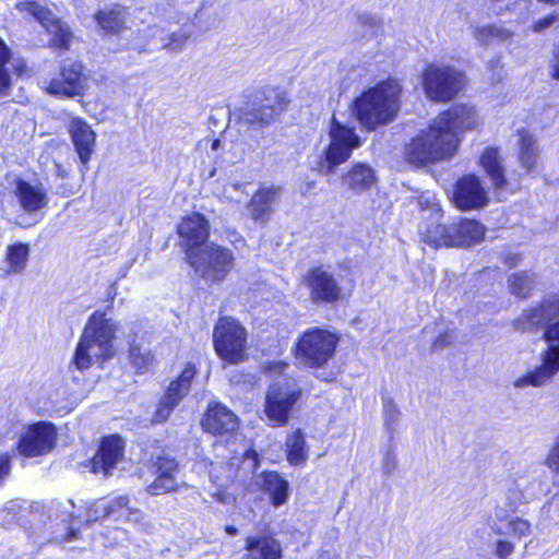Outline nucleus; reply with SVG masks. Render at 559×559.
I'll use <instances>...</instances> for the list:
<instances>
[{"instance_id": "obj_1", "label": "nucleus", "mask_w": 559, "mask_h": 559, "mask_svg": "<svg viewBox=\"0 0 559 559\" xmlns=\"http://www.w3.org/2000/svg\"><path fill=\"white\" fill-rule=\"evenodd\" d=\"M478 123L474 107L461 105L440 114L405 146L407 163L423 167L450 159L461 143V133Z\"/></svg>"}, {"instance_id": "obj_2", "label": "nucleus", "mask_w": 559, "mask_h": 559, "mask_svg": "<svg viewBox=\"0 0 559 559\" xmlns=\"http://www.w3.org/2000/svg\"><path fill=\"white\" fill-rule=\"evenodd\" d=\"M117 324L104 313L94 312L85 325L73 357V365L83 371L93 362H104L115 355Z\"/></svg>"}, {"instance_id": "obj_3", "label": "nucleus", "mask_w": 559, "mask_h": 559, "mask_svg": "<svg viewBox=\"0 0 559 559\" xmlns=\"http://www.w3.org/2000/svg\"><path fill=\"white\" fill-rule=\"evenodd\" d=\"M401 87L396 81L379 83L365 92L355 102V112L367 129L389 123L400 109Z\"/></svg>"}, {"instance_id": "obj_4", "label": "nucleus", "mask_w": 559, "mask_h": 559, "mask_svg": "<svg viewBox=\"0 0 559 559\" xmlns=\"http://www.w3.org/2000/svg\"><path fill=\"white\" fill-rule=\"evenodd\" d=\"M329 138L330 143L317 164V170L324 176L333 175L340 165L350 158L353 150L361 145L354 127L338 122L335 116L331 120Z\"/></svg>"}, {"instance_id": "obj_5", "label": "nucleus", "mask_w": 559, "mask_h": 559, "mask_svg": "<svg viewBox=\"0 0 559 559\" xmlns=\"http://www.w3.org/2000/svg\"><path fill=\"white\" fill-rule=\"evenodd\" d=\"M187 261L200 277L212 284L223 282L235 266L234 252L215 242L190 250Z\"/></svg>"}, {"instance_id": "obj_6", "label": "nucleus", "mask_w": 559, "mask_h": 559, "mask_svg": "<svg viewBox=\"0 0 559 559\" xmlns=\"http://www.w3.org/2000/svg\"><path fill=\"white\" fill-rule=\"evenodd\" d=\"M338 337L325 329L311 328L298 338L296 359L309 367H323L333 357Z\"/></svg>"}, {"instance_id": "obj_7", "label": "nucleus", "mask_w": 559, "mask_h": 559, "mask_svg": "<svg viewBox=\"0 0 559 559\" xmlns=\"http://www.w3.org/2000/svg\"><path fill=\"white\" fill-rule=\"evenodd\" d=\"M426 96L433 102L452 100L465 85L464 74L454 67L431 63L423 72Z\"/></svg>"}, {"instance_id": "obj_8", "label": "nucleus", "mask_w": 559, "mask_h": 559, "mask_svg": "<svg viewBox=\"0 0 559 559\" xmlns=\"http://www.w3.org/2000/svg\"><path fill=\"white\" fill-rule=\"evenodd\" d=\"M288 103L289 99L285 91L266 87L241 109V119L245 123L253 127H265L286 109Z\"/></svg>"}, {"instance_id": "obj_9", "label": "nucleus", "mask_w": 559, "mask_h": 559, "mask_svg": "<svg viewBox=\"0 0 559 559\" xmlns=\"http://www.w3.org/2000/svg\"><path fill=\"white\" fill-rule=\"evenodd\" d=\"M548 347L540 354V365L533 371L514 381V386H542L559 371V321L548 325L544 331Z\"/></svg>"}, {"instance_id": "obj_10", "label": "nucleus", "mask_w": 559, "mask_h": 559, "mask_svg": "<svg viewBox=\"0 0 559 559\" xmlns=\"http://www.w3.org/2000/svg\"><path fill=\"white\" fill-rule=\"evenodd\" d=\"M213 341L223 360L238 364L246 359V331L236 320L221 319L214 329Z\"/></svg>"}, {"instance_id": "obj_11", "label": "nucleus", "mask_w": 559, "mask_h": 559, "mask_svg": "<svg viewBox=\"0 0 559 559\" xmlns=\"http://www.w3.org/2000/svg\"><path fill=\"white\" fill-rule=\"evenodd\" d=\"M301 396V389L290 382H276L269 386L265 395L264 413L270 425L284 426L289 413Z\"/></svg>"}, {"instance_id": "obj_12", "label": "nucleus", "mask_w": 559, "mask_h": 559, "mask_svg": "<svg viewBox=\"0 0 559 559\" xmlns=\"http://www.w3.org/2000/svg\"><path fill=\"white\" fill-rule=\"evenodd\" d=\"M313 304H334L342 298V287L335 274L324 265L311 269L304 278Z\"/></svg>"}, {"instance_id": "obj_13", "label": "nucleus", "mask_w": 559, "mask_h": 559, "mask_svg": "<svg viewBox=\"0 0 559 559\" xmlns=\"http://www.w3.org/2000/svg\"><path fill=\"white\" fill-rule=\"evenodd\" d=\"M16 8L21 12L33 15L46 28L52 36L50 44L53 47L69 49L73 37L72 32L70 27L56 17L48 8L43 7L37 1L20 2Z\"/></svg>"}, {"instance_id": "obj_14", "label": "nucleus", "mask_w": 559, "mask_h": 559, "mask_svg": "<svg viewBox=\"0 0 559 559\" xmlns=\"http://www.w3.org/2000/svg\"><path fill=\"white\" fill-rule=\"evenodd\" d=\"M83 66L80 62H67L57 78L43 81L45 91L55 96L74 97L83 94Z\"/></svg>"}, {"instance_id": "obj_15", "label": "nucleus", "mask_w": 559, "mask_h": 559, "mask_svg": "<svg viewBox=\"0 0 559 559\" xmlns=\"http://www.w3.org/2000/svg\"><path fill=\"white\" fill-rule=\"evenodd\" d=\"M57 440V431L49 423L29 426L19 441V451L25 456L43 455L52 450Z\"/></svg>"}, {"instance_id": "obj_16", "label": "nucleus", "mask_w": 559, "mask_h": 559, "mask_svg": "<svg viewBox=\"0 0 559 559\" xmlns=\"http://www.w3.org/2000/svg\"><path fill=\"white\" fill-rule=\"evenodd\" d=\"M197 374V368L193 364L188 362L176 380L170 382L166 394L160 400L155 419L158 423L165 421L174 408L189 393L191 381Z\"/></svg>"}, {"instance_id": "obj_17", "label": "nucleus", "mask_w": 559, "mask_h": 559, "mask_svg": "<svg viewBox=\"0 0 559 559\" xmlns=\"http://www.w3.org/2000/svg\"><path fill=\"white\" fill-rule=\"evenodd\" d=\"M559 316V296L546 297L543 302L525 309L514 321L516 330L533 331L539 326L551 325V321Z\"/></svg>"}, {"instance_id": "obj_18", "label": "nucleus", "mask_w": 559, "mask_h": 559, "mask_svg": "<svg viewBox=\"0 0 559 559\" xmlns=\"http://www.w3.org/2000/svg\"><path fill=\"white\" fill-rule=\"evenodd\" d=\"M453 201L460 210L467 211L486 206L489 199L480 179L475 175H466L455 183Z\"/></svg>"}, {"instance_id": "obj_19", "label": "nucleus", "mask_w": 559, "mask_h": 559, "mask_svg": "<svg viewBox=\"0 0 559 559\" xmlns=\"http://www.w3.org/2000/svg\"><path fill=\"white\" fill-rule=\"evenodd\" d=\"M16 198L20 207L29 215H36L46 209L49 203V197L46 187L39 181H27L16 179L12 191Z\"/></svg>"}, {"instance_id": "obj_20", "label": "nucleus", "mask_w": 559, "mask_h": 559, "mask_svg": "<svg viewBox=\"0 0 559 559\" xmlns=\"http://www.w3.org/2000/svg\"><path fill=\"white\" fill-rule=\"evenodd\" d=\"M178 235L185 241L186 258H189L190 250H200L206 245L210 236V224L199 213L182 218L178 225Z\"/></svg>"}, {"instance_id": "obj_21", "label": "nucleus", "mask_w": 559, "mask_h": 559, "mask_svg": "<svg viewBox=\"0 0 559 559\" xmlns=\"http://www.w3.org/2000/svg\"><path fill=\"white\" fill-rule=\"evenodd\" d=\"M417 205L424 209L426 205L430 210L435 222L431 224H424L419 226L420 236L424 242L431 245L436 248L440 246L452 247V235L450 234V225H442L438 223L440 218V209L435 202L429 199L419 197L417 198Z\"/></svg>"}, {"instance_id": "obj_22", "label": "nucleus", "mask_w": 559, "mask_h": 559, "mask_svg": "<svg viewBox=\"0 0 559 559\" xmlns=\"http://www.w3.org/2000/svg\"><path fill=\"white\" fill-rule=\"evenodd\" d=\"M123 448V440L120 437L111 436L105 438L102 441L99 451L91 461L92 472H102L105 476H109L117 463L122 460Z\"/></svg>"}, {"instance_id": "obj_23", "label": "nucleus", "mask_w": 559, "mask_h": 559, "mask_svg": "<svg viewBox=\"0 0 559 559\" xmlns=\"http://www.w3.org/2000/svg\"><path fill=\"white\" fill-rule=\"evenodd\" d=\"M242 559H282L283 548L278 539L270 533L249 535L245 543Z\"/></svg>"}, {"instance_id": "obj_24", "label": "nucleus", "mask_w": 559, "mask_h": 559, "mask_svg": "<svg viewBox=\"0 0 559 559\" xmlns=\"http://www.w3.org/2000/svg\"><path fill=\"white\" fill-rule=\"evenodd\" d=\"M155 480L147 487V492L158 496L178 488V463L168 456H158L154 462Z\"/></svg>"}, {"instance_id": "obj_25", "label": "nucleus", "mask_w": 559, "mask_h": 559, "mask_svg": "<svg viewBox=\"0 0 559 559\" xmlns=\"http://www.w3.org/2000/svg\"><path fill=\"white\" fill-rule=\"evenodd\" d=\"M281 195L278 187H263L258 190L248 204V214L257 223L265 224L270 221L273 206Z\"/></svg>"}, {"instance_id": "obj_26", "label": "nucleus", "mask_w": 559, "mask_h": 559, "mask_svg": "<svg viewBox=\"0 0 559 559\" xmlns=\"http://www.w3.org/2000/svg\"><path fill=\"white\" fill-rule=\"evenodd\" d=\"M69 132L78 156L82 165L86 168L94 151L96 134L91 126L80 118L71 120Z\"/></svg>"}, {"instance_id": "obj_27", "label": "nucleus", "mask_w": 559, "mask_h": 559, "mask_svg": "<svg viewBox=\"0 0 559 559\" xmlns=\"http://www.w3.org/2000/svg\"><path fill=\"white\" fill-rule=\"evenodd\" d=\"M205 431L212 435L233 432L238 427L237 416L222 404L209 407L205 418L202 420Z\"/></svg>"}, {"instance_id": "obj_28", "label": "nucleus", "mask_w": 559, "mask_h": 559, "mask_svg": "<svg viewBox=\"0 0 559 559\" xmlns=\"http://www.w3.org/2000/svg\"><path fill=\"white\" fill-rule=\"evenodd\" d=\"M341 180L350 192L360 194L376 186L377 175L368 164L356 163L343 173Z\"/></svg>"}, {"instance_id": "obj_29", "label": "nucleus", "mask_w": 559, "mask_h": 559, "mask_svg": "<svg viewBox=\"0 0 559 559\" xmlns=\"http://www.w3.org/2000/svg\"><path fill=\"white\" fill-rule=\"evenodd\" d=\"M24 69V61L14 58L9 46L0 37V97L9 95L13 76H19Z\"/></svg>"}, {"instance_id": "obj_30", "label": "nucleus", "mask_w": 559, "mask_h": 559, "mask_svg": "<svg viewBox=\"0 0 559 559\" xmlns=\"http://www.w3.org/2000/svg\"><path fill=\"white\" fill-rule=\"evenodd\" d=\"M516 136L518 160L526 173L534 171L540 156L538 141L534 134L525 129L519 130Z\"/></svg>"}, {"instance_id": "obj_31", "label": "nucleus", "mask_w": 559, "mask_h": 559, "mask_svg": "<svg viewBox=\"0 0 559 559\" xmlns=\"http://www.w3.org/2000/svg\"><path fill=\"white\" fill-rule=\"evenodd\" d=\"M485 227L474 219H461L450 224L452 247L472 246L480 242L485 236Z\"/></svg>"}, {"instance_id": "obj_32", "label": "nucleus", "mask_w": 559, "mask_h": 559, "mask_svg": "<svg viewBox=\"0 0 559 559\" xmlns=\"http://www.w3.org/2000/svg\"><path fill=\"white\" fill-rule=\"evenodd\" d=\"M166 45V32L163 27L154 25L148 26L139 33L131 39V41L124 47L126 49H132L138 52H152L156 49L165 48Z\"/></svg>"}, {"instance_id": "obj_33", "label": "nucleus", "mask_w": 559, "mask_h": 559, "mask_svg": "<svg viewBox=\"0 0 559 559\" xmlns=\"http://www.w3.org/2000/svg\"><path fill=\"white\" fill-rule=\"evenodd\" d=\"M97 24L108 34H120L127 29L128 12L122 5L116 4L99 10L95 15Z\"/></svg>"}, {"instance_id": "obj_34", "label": "nucleus", "mask_w": 559, "mask_h": 559, "mask_svg": "<svg viewBox=\"0 0 559 559\" xmlns=\"http://www.w3.org/2000/svg\"><path fill=\"white\" fill-rule=\"evenodd\" d=\"M479 164L490 178L492 185L497 189H503L507 186L504 168L499 151L495 147H488L480 155Z\"/></svg>"}, {"instance_id": "obj_35", "label": "nucleus", "mask_w": 559, "mask_h": 559, "mask_svg": "<svg viewBox=\"0 0 559 559\" xmlns=\"http://www.w3.org/2000/svg\"><path fill=\"white\" fill-rule=\"evenodd\" d=\"M262 478V489L271 496L273 504H283L288 497V483L274 472L263 473Z\"/></svg>"}, {"instance_id": "obj_36", "label": "nucleus", "mask_w": 559, "mask_h": 559, "mask_svg": "<svg viewBox=\"0 0 559 559\" xmlns=\"http://www.w3.org/2000/svg\"><path fill=\"white\" fill-rule=\"evenodd\" d=\"M513 32L503 25L489 24L478 27L474 32L476 40L485 47L496 43H506L513 37Z\"/></svg>"}, {"instance_id": "obj_37", "label": "nucleus", "mask_w": 559, "mask_h": 559, "mask_svg": "<svg viewBox=\"0 0 559 559\" xmlns=\"http://www.w3.org/2000/svg\"><path fill=\"white\" fill-rule=\"evenodd\" d=\"M29 247L26 243H14L7 248L5 262H7V274H20L22 273L28 262Z\"/></svg>"}, {"instance_id": "obj_38", "label": "nucleus", "mask_w": 559, "mask_h": 559, "mask_svg": "<svg viewBox=\"0 0 559 559\" xmlns=\"http://www.w3.org/2000/svg\"><path fill=\"white\" fill-rule=\"evenodd\" d=\"M287 461L292 465H299L307 461L308 449L301 430H296L286 440Z\"/></svg>"}, {"instance_id": "obj_39", "label": "nucleus", "mask_w": 559, "mask_h": 559, "mask_svg": "<svg viewBox=\"0 0 559 559\" xmlns=\"http://www.w3.org/2000/svg\"><path fill=\"white\" fill-rule=\"evenodd\" d=\"M510 290L520 298H528L537 285L536 276L531 272L513 273L508 278Z\"/></svg>"}, {"instance_id": "obj_40", "label": "nucleus", "mask_w": 559, "mask_h": 559, "mask_svg": "<svg viewBox=\"0 0 559 559\" xmlns=\"http://www.w3.org/2000/svg\"><path fill=\"white\" fill-rule=\"evenodd\" d=\"M492 531L498 535L513 534L521 538L530 533L531 524L519 516H508L504 522L495 523Z\"/></svg>"}, {"instance_id": "obj_41", "label": "nucleus", "mask_w": 559, "mask_h": 559, "mask_svg": "<svg viewBox=\"0 0 559 559\" xmlns=\"http://www.w3.org/2000/svg\"><path fill=\"white\" fill-rule=\"evenodd\" d=\"M129 358L132 366L140 371L147 369L153 361V355L148 348L134 344L130 347Z\"/></svg>"}, {"instance_id": "obj_42", "label": "nucleus", "mask_w": 559, "mask_h": 559, "mask_svg": "<svg viewBox=\"0 0 559 559\" xmlns=\"http://www.w3.org/2000/svg\"><path fill=\"white\" fill-rule=\"evenodd\" d=\"M384 423L390 431V438H393L396 425L401 418V411L392 399H386L383 404Z\"/></svg>"}, {"instance_id": "obj_43", "label": "nucleus", "mask_w": 559, "mask_h": 559, "mask_svg": "<svg viewBox=\"0 0 559 559\" xmlns=\"http://www.w3.org/2000/svg\"><path fill=\"white\" fill-rule=\"evenodd\" d=\"M129 502L130 499L127 495L115 497L111 500L106 501V507L103 508V513L120 519L127 512Z\"/></svg>"}, {"instance_id": "obj_44", "label": "nucleus", "mask_w": 559, "mask_h": 559, "mask_svg": "<svg viewBox=\"0 0 559 559\" xmlns=\"http://www.w3.org/2000/svg\"><path fill=\"white\" fill-rule=\"evenodd\" d=\"M190 36L191 32L185 29H180L177 33H171L170 35L166 33L165 48H169L173 51H180L188 41V39L190 38Z\"/></svg>"}, {"instance_id": "obj_45", "label": "nucleus", "mask_w": 559, "mask_h": 559, "mask_svg": "<svg viewBox=\"0 0 559 559\" xmlns=\"http://www.w3.org/2000/svg\"><path fill=\"white\" fill-rule=\"evenodd\" d=\"M515 546L512 542L506 539H498L495 544L493 555L498 559H509L513 554Z\"/></svg>"}, {"instance_id": "obj_46", "label": "nucleus", "mask_w": 559, "mask_h": 559, "mask_svg": "<svg viewBox=\"0 0 559 559\" xmlns=\"http://www.w3.org/2000/svg\"><path fill=\"white\" fill-rule=\"evenodd\" d=\"M106 507L104 499L95 501L87 510V522H96L109 518L110 515L103 513V508Z\"/></svg>"}, {"instance_id": "obj_47", "label": "nucleus", "mask_w": 559, "mask_h": 559, "mask_svg": "<svg viewBox=\"0 0 559 559\" xmlns=\"http://www.w3.org/2000/svg\"><path fill=\"white\" fill-rule=\"evenodd\" d=\"M396 466H397L396 455L394 453V450L392 448H390L383 457L382 471L385 475H390L391 473H393L395 471Z\"/></svg>"}, {"instance_id": "obj_48", "label": "nucleus", "mask_w": 559, "mask_h": 559, "mask_svg": "<svg viewBox=\"0 0 559 559\" xmlns=\"http://www.w3.org/2000/svg\"><path fill=\"white\" fill-rule=\"evenodd\" d=\"M557 21H558V14L551 13L550 15L545 16V17L538 20L537 22H535L533 25V31L535 33H539V32L544 31L545 28L550 27Z\"/></svg>"}, {"instance_id": "obj_49", "label": "nucleus", "mask_w": 559, "mask_h": 559, "mask_svg": "<svg viewBox=\"0 0 559 559\" xmlns=\"http://www.w3.org/2000/svg\"><path fill=\"white\" fill-rule=\"evenodd\" d=\"M546 464L551 471H559V436L556 444L551 449L546 460Z\"/></svg>"}, {"instance_id": "obj_50", "label": "nucleus", "mask_w": 559, "mask_h": 559, "mask_svg": "<svg viewBox=\"0 0 559 559\" xmlns=\"http://www.w3.org/2000/svg\"><path fill=\"white\" fill-rule=\"evenodd\" d=\"M455 336L453 332H445L444 334L439 335L433 342L435 348H443L450 345L454 341Z\"/></svg>"}, {"instance_id": "obj_51", "label": "nucleus", "mask_w": 559, "mask_h": 559, "mask_svg": "<svg viewBox=\"0 0 559 559\" xmlns=\"http://www.w3.org/2000/svg\"><path fill=\"white\" fill-rule=\"evenodd\" d=\"M10 473V457L7 455L0 456V483H2Z\"/></svg>"}, {"instance_id": "obj_52", "label": "nucleus", "mask_w": 559, "mask_h": 559, "mask_svg": "<svg viewBox=\"0 0 559 559\" xmlns=\"http://www.w3.org/2000/svg\"><path fill=\"white\" fill-rule=\"evenodd\" d=\"M127 521L131 522H140L143 519V513L139 509L128 508L127 512L123 514Z\"/></svg>"}, {"instance_id": "obj_53", "label": "nucleus", "mask_w": 559, "mask_h": 559, "mask_svg": "<svg viewBox=\"0 0 559 559\" xmlns=\"http://www.w3.org/2000/svg\"><path fill=\"white\" fill-rule=\"evenodd\" d=\"M245 463L249 464L252 469H257L259 465L257 452L253 450L247 451L245 455Z\"/></svg>"}, {"instance_id": "obj_54", "label": "nucleus", "mask_w": 559, "mask_h": 559, "mask_svg": "<svg viewBox=\"0 0 559 559\" xmlns=\"http://www.w3.org/2000/svg\"><path fill=\"white\" fill-rule=\"evenodd\" d=\"M522 260V257L519 254V253H512V252H509L506 258H504V263L509 266V267H513L515 265H518L520 263V261Z\"/></svg>"}, {"instance_id": "obj_55", "label": "nucleus", "mask_w": 559, "mask_h": 559, "mask_svg": "<svg viewBox=\"0 0 559 559\" xmlns=\"http://www.w3.org/2000/svg\"><path fill=\"white\" fill-rule=\"evenodd\" d=\"M551 78L559 81V48L555 51V61L551 66Z\"/></svg>"}, {"instance_id": "obj_56", "label": "nucleus", "mask_w": 559, "mask_h": 559, "mask_svg": "<svg viewBox=\"0 0 559 559\" xmlns=\"http://www.w3.org/2000/svg\"><path fill=\"white\" fill-rule=\"evenodd\" d=\"M226 533L229 534L230 536H235L237 535L238 533V530L233 526V525H227L226 528H225Z\"/></svg>"}, {"instance_id": "obj_57", "label": "nucleus", "mask_w": 559, "mask_h": 559, "mask_svg": "<svg viewBox=\"0 0 559 559\" xmlns=\"http://www.w3.org/2000/svg\"><path fill=\"white\" fill-rule=\"evenodd\" d=\"M221 146V140L216 139L212 142V150H217Z\"/></svg>"}, {"instance_id": "obj_58", "label": "nucleus", "mask_w": 559, "mask_h": 559, "mask_svg": "<svg viewBox=\"0 0 559 559\" xmlns=\"http://www.w3.org/2000/svg\"><path fill=\"white\" fill-rule=\"evenodd\" d=\"M509 495H514L515 496V500L518 502H521L522 501V498H523V495L522 493H515L513 491H509Z\"/></svg>"}]
</instances>
